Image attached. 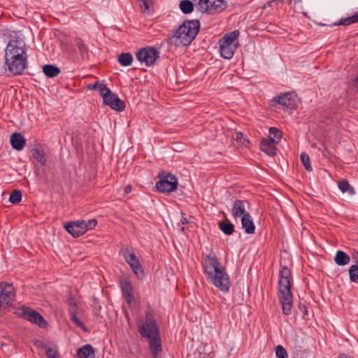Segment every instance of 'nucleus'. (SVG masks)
I'll return each mask as SVG.
<instances>
[{"label":"nucleus","instance_id":"f257e3e1","mask_svg":"<svg viewBox=\"0 0 358 358\" xmlns=\"http://www.w3.org/2000/svg\"><path fill=\"white\" fill-rule=\"evenodd\" d=\"M5 59L10 72L21 74L27 64L25 43L20 37L10 38L5 50Z\"/></svg>","mask_w":358,"mask_h":358},{"label":"nucleus","instance_id":"f03ea898","mask_svg":"<svg viewBox=\"0 0 358 358\" xmlns=\"http://www.w3.org/2000/svg\"><path fill=\"white\" fill-rule=\"evenodd\" d=\"M204 262L205 272L210 282L220 291L228 292L231 285L229 275L216 257L206 255Z\"/></svg>","mask_w":358,"mask_h":358},{"label":"nucleus","instance_id":"7ed1b4c3","mask_svg":"<svg viewBox=\"0 0 358 358\" xmlns=\"http://www.w3.org/2000/svg\"><path fill=\"white\" fill-rule=\"evenodd\" d=\"M199 30V22L191 20L183 22L176 32L168 38V43L175 47L188 45Z\"/></svg>","mask_w":358,"mask_h":358},{"label":"nucleus","instance_id":"20e7f679","mask_svg":"<svg viewBox=\"0 0 358 358\" xmlns=\"http://www.w3.org/2000/svg\"><path fill=\"white\" fill-rule=\"evenodd\" d=\"M138 331L143 337L148 338L153 357L159 358L162 352L161 339L155 320L150 314H147L146 321L138 325Z\"/></svg>","mask_w":358,"mask_h":358},{"label":"nucleus","instance_id":"39448f33","mask_svg":"<svg viewBox=\"0 0 358 358\" xmlns=\"http://www.w3.org/2000/svg\"><path fill=\"white\" fill-rule=\"evenodd\" d=\"M279 297L283 313L289 315L292 308L293 299L291 292V273L285 266L280 272Z\"/></svg>","mask_w":358,"mask_h":358},{"label":"nucleus","instance_id":"423d86ee","mask_svg":"<svg viewBox=\"0 0 358 358\" xmlns=\"http://www.w3.org/2000/svg\"><path fill=\"white\" fill-rule=\"evenodd\" d=\"M157 177L159 180L156 182L155 187L159 192L170 193L177 189L178 180L175 176L166 171H161Z\"/></svg>","mask_w":358,"mask_h":358},{"label":"nucleus","instance_id":"0eeeda50","mask_svg":"<svg viewBox=\"0 0 358 358\" xmlns=\"http://www.w3.org/2000/svg\"><path fill=\"white\" fill-rule=\"evenodd\" d=\"M227 6L224 0H199L198 9L202 13L215 14L222 12Z\"/></svg>","mask_w":358,"mask_h":358},{"label":"nucleus","instance_id":"6e6552de","mask_svg":"<svg viewBox=\"0 0 358 358\" xmlns=\"http://www.w3.org/2000/svg\"><path fill=\"white\" fill-rule=\"evenodd\" d=\"M279 104L284 109H292L299 104V98L294 92L285 93L279 96L274 97L271 101V106Z\"/></svg>","mask_w":358,"mask_h":358},{"label":"nucleus","instance_id":"1a4fd4ad","mask_svg":"<svg viewBox=\"0 0 358 358\" xmlns=\"http://www.w3.org/2000/svg\"><path fill=\"white\" fill-rule=\"evenodd\" d=\"M101 90V94L105 104L109 106L113 110L122 111L125 108L124 102L119 99L108 87H103Z\"/></svg>","mask_w":358,"mask_h":358},{"label":"nucleus","instance_id":"9d476101","mask_svg":"<svg viewBox=\"0 0 358 358\" xmlns=\"http://www.w3.org/2000/svg\"><path fill=\"white\" fill-rule=\"evenodd\" d=\"M15 296L14 288L11 284L0 283V307L6 308L11 306Z\"/></svg>","mask_w":358,"mask_h":358},{"label":"nucleus","instance_id":"9b49d317","mask_svg":"<svg viewBox=\"0 0 358 358\" xmlns=\"http://www.w3.org/2000/svg\"><path fill=\"white\" fill-rule=\"evenodd\" d=\"M136 57L141 62H145L146 66L152 65L159 57L158 52L152 48H142L136 54Z\"/></svg>","mask_w":358,"mask_h":358},{"label":"nucleus","instance_id":"f8f14e48","mask_svg":"<svg viewBox=\"0 0 358 358\" xmlns=\"http://www.w3.org/2000/svg\"><path fill=\"white\" fill-rule=\"evenodd\" d=\"M19 315L24 319L38 324L40 327H45L46 322L43 317L36 311L23 306L19 313Z\"/></svg>","mask_w":358,"mask_h":358},{"label":"nucleus","instance_id":"ddd939ff","mask_svg":"<svg viewBox=\"0 0 358 358\" xmlns=\"http://www.w3.org/2000/svg\"><path fill=\"white\" fill-rule=\"evenodd\" d=\"M123 255L126 262L129 264L134 273L138 277H141L143 275V271L141 268V264L135 255V254L130 251L128 248L123 250Z\"/></svg>","mask_w":358,"mask_h":358},{"label":"nucleus","instance_id":"4468645a","mask_svg":"<svg viewBox=\"0 0 358 358\" xmlns=\"http://www.w3.org/2000/svg\"><path fill=\"white\" fill-rule=\"evenodd\" d=\"M248 201L236 199L232 206L231 214L234 219L238 217H244L245 215H249L250 213L246 211L245 206L248 205Z\"/></svg>","mask_w":358,"mask_h":358},{"label":"nucleus","instance_id":"2eb2a0df","mask_svg":"<svg viewBox=\"0 0 358 358\" xmlns=\"http://www.w3.org/2000/svg\"><path fill=\"white\" fill-rule=\"evenodd\" d=\"M68 303L69 306V313L71 315V321L77 326L80 327L85 331H87V328L84 325V324L78 318L77 312H78V306L75 299L72 297H70L68 299Z\"/></svg>","mask_w":358,"mask_h":358},{"label":"nucleus","instance_id":"dca6fc26","mask_svg":"<svg viewBox=\"0 0 358 358\" xmlns=\"http://www.w3.org/2000/svg\"><path fill=\"white\" fill-rule=\"evenodd\" d=\"M82 224L83 222H80V221L70 222L67 223L64 227L73 237H79L85 234L83 231L84 228H83Z\"/></svg>","mask_w":358,"mask_h":358},{"label":"nucleus","instance_id":"f3484780","mask_svg":"<svg viewBox=\"0 0 358 358\" xmlns=\"http://www.w3.org/2000/svg\"><path fill=\"white\" fill-rule=\"evenodd\" d=\"M10 142L13 149L16 150H22L26 144V140L20 133H13L10 138Z\"/></svg>","mask_w":358,"mask_h":358},{"label":"nucleus","instance_id":"a211bd4d","mask_svg":"<svg viewBox=\"0 0 358 358\" xmlns=\"http://www.w3.org/2000/svg\"><path fill=\"white\" fill-rule=\"evenodd\" d=\"M276 144L269 139H264L261 143V149L268 155L273 156L276 154Z\"/></svg>","mask_w":358,"mask_h":358},{"label":"nucleus","instance_id":"6ab92c4d","mask_svg":"<svg viewBox=\"0 0 358 358\" xmlns=\"http://www.w3.org/2000/svg\"><path fill=\"white\" fill-rule=\"evenodd\" d=\"M241 225L243 229H245V233L248 234H252L255 233V226L250 214L245 215L244 217H242Z\"/></svg>","mask_w":358,"mask_h":358},{"label":"nucleus","instance_id":"aec40b11","mask_svg":"<svg viewBox=\"0 0 358 358\" xmlns=\"http://www.w3.org/2000/svg\"><path fill=\"white\" fill-rule=\"evenodd\" d=\"M236 48V45H229L220 43V55L223 58L229 59L233 57Z\"/></svg>","mask_w":358,"mask_h":358},{"label":"nucleus","instance_id":"412c9836","mask_svg":"<svg viewBox=\"0 0 358 358\" xmlns=\"http://www.w3.org/2000/svg\"><path fill=\"white\" fill-rule=\"evenodd\" d=\"M334 262L338 266H345L350 262V256L342 250H338L334 257Z\"/></svg>","mask_w":358,"mask_h":358},{"label":"nucleus","instance_id":"4be33fe9","mask_svg":"<svg viewBox=\"0 0 358 358\" xmlns=\"http://www.w3.org/2000/svg\"><path fill=\"white\" fill-rule=\"evenodd\" d=\"M239 36V31L235 30L229 34H225L220 41V43L230 45H236L238 46V42L236 41Z\"/></svg>","mask_w":358,"mask_h":358},{"label":"nucleus","instance_id":"5701e85b","mask_svg":"<svg viewBox=\"0 0 358 358\" xmlns=\"http://www.w3.org/2000/svg\"><path fill=\"white\" fill-rule=\"evenodd\" d=\"M79 358H95L92 347L90 345H85L78 351Z\"/></svg>","mask_w":358,"mask_h":358},{"label":"nucleus","instance_id":"b1692460","mask_svg":"<svg viewBox=\"0 0 358 358\" xmlns=\"http://www.w3.org/2000/svg\"><path fill=\"white\" fill-rule=\"evenodd\" d=\"M43 71L44 74L49 78L56 77L60 73V70L58 67L50 64L43 66Z\"/></svg>","mask_w":358,"mask_h":358},{"label":"nucleus","instance_id":"393cba45","mask_svg":"<svg viewBox=\"0 0 358 358\" xmlns=\"http://www.w3.org/2000/svg\"><path fill=\"white\" fill-rule=\"evenodd\" d=\"M220 229L226 235H231L234 231V226L228 220L220 222L219 224Z\"/></svg>","mask_w":358,"mask_h":358},{"label":"nucleus","instance_id":"a878e982","mask_svg":"<svg viewBox=\"0 0 358 358\" xmlns=\"http://www.w3.org/2000/svg\"><path fill=\"white\" fill-rule=\"evenodd\" d=\"M133 61L132 55L129 53H122L118 57V62L120 64L124 66H129L131 64Z\"/></svg>","mask_w":358,"mask_h":358},{"label":"nucleus","instance_id":"bb28decb","mask_svg":"<svg viewBox=\"0 0 358 358\" xmlns=\"http://www.w3.org/2000/svg\"><path fill=\"white\" fill-rule=\"evenodd\" d=\"M358 22V13L352 16L341 19L338 22L334 23L335 25H349Z\"/></svg>","mask_w":358,"mask_h":358},{"label":"nucleus","instance_id":"cd10ccee","mask_svg":"<svg viewBox=\"0 0 358 358\" xmlns=\"http://www.w3.org/2000/svg\"><path fill=\"white\" fill-rule=\"evenodd\" d=\"M300 159L306 170L308 172H311L313 169L309 155L305 152H302L300 155Z\"/></svg>","mask_w":358,"mask_h":358},{"label":"nucleus","instance_id":"c85d7f7f","mask_svg":"<svg viewBox=\"0 0 358 358\" xmlns=\"http://www.w3.org/2000/svg\"><path fill=\"white\" fill-rule=\"evenodd\" d=\"M269 140L278 143L281 138V132L275 127H271L269 129Z\"/></svg>","mask_w":358,"mask_h":358},{"label":"nucleus","instance_id":"c756f323","mask_svg":"<svg viewBox=\"0 0 358 358\" xmlns=\"http://www.w3.org/2000/svg\"><path fill=\"white\" fill-rule=\"evenodd\" d=\"M180 8L184 13H190L194 8L193 3L189 0H183L180 1Z\"/></svg>","mask_w":358,"mask_h":358},{"label":"nucleus","instance_id":"7c9ffc66","mask_svg":"<svg viewBox=\"0 0 358 358\" xmlns=\"http://www.w3.org/2000/svg\"><path fill=\"white\" fill-rule=\"evenodd\" d=\"M33 157L42 165H45L46 164V158L42 150L38 148L34 149L33 151Z\"/></svg>","mask_w":358,"mask_h":358},{"label":"nucleus","instance_id":"2f4dec72","mask_svg":"<svg viewBox=\"0 0 358 358\" xmlns=\"http://www.w3.org/2000/svg\"><path fill=\"white\" fill-rule=\"evenodd\" d=\"M232 138L241 145L247 146L249 143L248 140L245 137L242 132H235V134H233Z\"/></svg>","mask_w":358,"mask_h":358},{"label":"nucleus","instance_id":"473e14b6","mask_svg":"<svg viewBox=\"0 0 358 358\" xmlns=\"http://www.w3.org/2000/svg\"><path fill=\"white\" fill-rule=\"evenodd\" d=\"M350 279L352 282H358V265H352L349 269Z\"/></svg>","mask_w":358,"mask_h":358},{"label":"nucleus","instance_id":"72a5a7b5","mask_svg":"<svg viewBox=\"0 0 358 358\" xmlns=\"http://www.w3.org/2000/svg\"><path fill=\"white\" fill-rule=\"evenodd\" d=\"M80 222H83L82 227L84 228V233H85L87 230L94 229L97 224V221L95 219L89 220L87 222L82 220Z\"/></svg>","mask_w":358,"mask_h":358},{"label":"nucleus","instance_id":"f704fd0d","mask_svg":"<svg viewBox=\"0 0 358 358\" xmlns=\"http://www.w3.org/2000/svg\"><path fill=\"white\" fill-rule=\"evenodd\" d=\"M22 200V193L20 190L15 189L10 194L9 201L12 203H18Z\"/></svg>","mask_w":358,"mask_h":358},{"label":"nucleus","instance_id":"c9c22d12","mask_svg":"<svg viewBox=\"0 0 358 358\" xmlns=\"http://www.w3.org/2000/svg\"><path fill=\"white\" fill-rule=\"evenodd\" d=\"M275 355L277 358H288L286 350L281 345H278L275 348Z\"/></svg>","mask_w":358,"mask_h":358},{"label":"nucleus","instance_id":"e433bc0d","mask_svg":"<svg viewBox=\"0 0 358 358\" xmlns=\"http://www.w3.org/2000/svg\"><path fill=\"white\" fill-rule=\"evenodd\" d=\"M140 3V8L143 13H149L150 4L151 0H138Z\"/></svg>","mask_w":358,"mask_h":358},{"label":"nucleus","instance_id":"4c0bfd02","mask_svg":"<svg viewBox=\"0 0 358 358\" xmlns=\"http://www.w3.org/2000/svg\"><path fill=\"white\" fill-rule=\"evenodd\" d=\"M76 45L78 46V48L83 57L85 56V53H87V48L85 45V43L81 41L80 39H78L76 41Z\"/></svg>","mask_w":358,"mask_h":358},{"label":"nucleus","instance_id":"58836bf2","mask_svg":"<svg viewBox=\"0 0 358 358\" xmlns=\"http://www.w3.org/2000/svg\"><path fill=\"white\" fill-rule=\"evenodd\" d=\"M122 289L124 295L131 293L132 288L130 282L129 281H124L122 283Z\"/></svg>","mask_w":358,"mask_h":358},{"label":"nucleus","instance_id":"ea45409f","mask_svg":"<svg viewBox=\"0 0 358 358\" xmlns=\"http://www.w3.org/2000/svg\"><path fill=\"white\" fill-rule=\"evenodd\" d=\"M350 185L347 180H342L338 182V187L340 190L345 193L349 189Z\"/></svg>","mask_w":358,"mask_h":358},{"label":"nucleus","instance_id":"a19ab883","mask_svg":"<svg viewBox=\"0 0 358 358\" xmlns=\"http://www.w3.org/2000/svg\"><path fill=\"white\" fill-rule=\"evenodd\" d=\"M45 354L48 358H58L57 352L56 349L53 348H47Z\"/></svg>","mask_w":358,"mask_h":358},{"label":"nucleus","instance_id":"79ce46f5","mask_svg":"<svg viewBox=\"0 0 358 358\" xmlns=\"http://www.w3.org/2000/svg\"><path fill=\"white\" fill-rule=\"evenodd\" d=\"M106 87V86L102 83H100L99 82H96L93 85H90L88 86V88L90 89V90H99L100 91V94H101V90L103 89V87Z\"/></svg>","mask_w":358,"mask_h":358},{"label":"nucleus","instance_id":"37998d69","mask_svg":"<svg viewBox=\"0 0 358 358\" xmlns=\"http://www.w3.org/2000/svg\"><path fill=\"white\" fill-rule=\"evenodd\" d=\"M35 345L37 347V348H43L45 350V351L46 352V349L47 348H50V347H48L45 343H44L43 341H37L34 343Z\"/></svg>","mask_w":358,"mask_h":358},{"label":"nucleus","instance_id":"c03bdc74","mask_svg":"<svg viewBox=\"0 0 358 358\" xmlns=\"http://www.w3.org/2000/svg\"><path fill=\"white\" fill-rule=\"evenodd\" d=\"M124 297H125L126 301H127L128 303H131V301L134 299V297H133V296H132L131 293L124 294Z\"/></svg>","mask_w":358,"mask_h":358},{"label":"nucleus","instance_id":"a18cd8bd","mask_svg":"<svg viewBox=\"0 0 358 358\" xmlns=\"http://www.w3.org/2000/svg\"><path fill=\"white\" fill-rule=\"evenodd\" d=\"M131 189H132V187L130 185H128L124 188V194H129L131 192Z\"/></svg>","mask_w":358,"mask_h":358},{"label":"nucleus","instance_id":"49530a36","mask_svg":"<svg viewBox=\"0 0 358 358\" xmlns=\"http://www.w3.org/2000/svg\"><path fill=\"white\" fill-rule=\"evenodd\" d=\"M180 222H181L182 224H186L188 223V221H187L186 217H182L181 220H180Z\"/></svg>","mask_w":358,"mask_h":358},{"label":"nucleus","instance_id":"de8ad7c7","mask_svg":"<svg viewBox=\"0 0 358 358\" xmlns=\"http://www.w3.org/2000/svg\"><path fill=\"white\" fill-rule=\"evenodd\" d=\"M344 356L343 354H341V355L340 356L341 358H343V357Z\"/></svg>","mask_w":358,"mask_h":358},{"label":"nucleus","instance_id":"09e8293b","mask_svg":"<svg viewBox=\"0 0 358 358\" xmlns=\"http://www.w3.org/2000/svg\"><path fill=\"white\" fill-rule=\"evenodd\" d=\"M357 258H358V252H357Z\"/></svg>","mask_w":358,"mask_h":358}]
</instances>
